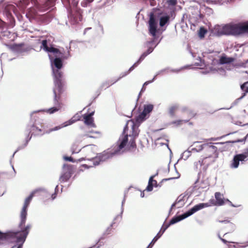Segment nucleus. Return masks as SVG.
I'll return each mask as SVG.
<instances>
[{
  "instance_id": "f257e3e1",
  "label": "nucleus",
  "mask_w": 248,
  "mask_h": 248,
  "mask_svg": "<svg viewBox=\"0 0 248 248\" xmlns=\"http://www.w3.org/2000/svg\"><path fill=\"white\" fill-rule=\"evenodd\" d=\"M54 75L53 92L54 94V107L47 109L44 111L49 114H53L61 109L62 107V95L64 92L65 82L62 80V73L60 69L53 71Z\"/></svg>"
},
{
  "instance_id": "f03ea898",
  "label": "nucleus",
  "mask_w": 248,
  "mask_h": 248,
  "mask_svg": "<svg viewBox=\"0 0 248 248\" xmlns=\"http://www.w3.org/2000/svg\"><path fill=\"white\" fill-rule=\"evenodd\" d=\"M131 121H128L125 124L123 133L119 137V139L111 148L109 151V158L118 156L124 155L128 151V148L127 146L128 142V136L126 132L128 130V124Z\"/></svg>"
},
{
  "instance_id": "7ed1b4c3",
  "label": "nucleus",
  "mask_w": 248,
  "mask_h": 248,
  "mask_svg": "<svg viewBox=\"0 0 248 248\" xmlns=\"http://www.w3.org/2000/svg\"><path fill=\"white\" fill-rule=\"evenodd\" d=\"M148 24L149 33L153 36V38L151 40L147 41L145 45L146 47H151L154 49L159 44L161 39L157 42L156 44H155V41L158 38V36L156 34L158 30L157 29L156 21L153 19L152 16L151 17L150 20H148Z\"/></svg>"
},
{
  "instance_id": "20e7f679",
  "label": "nucleus",
  "mask_w": 248,
  "mask_h": 248,
  "mask_svg": "<svg viewBox=\"0 0 248 248\" xmlns=\"http://www.w3.org/2000/svg\"><path fill=\"white\" fill-rule=\"evenodd\" d=\"M156 21L157 24V28L158 27V22L159 21V26L163 27L166 24L169 23L170 20V16L167 15H162L161 11L157 8H154L152 9V12L150 13L149 19L150 20L151 17ZM158 30V29L157 28Z\"/></svg>"
},
{
  "instance_id": "39448f33",
  "label": "nucleus",
  "mask_w": 248,
  "mask_h": 248,
  "mask_svg": "<svg viewBox=\"0 0 248 248\" xmlns=\"http://www.w3.org/2000/svg\"><path fill=\"white\" fill-rule=\"evenodd\" d=\"M31 227V226L29 224L27 225L26 227H25V226H23L22 229L20 228L21 231L12 232V236L16 238V242L18 243L21 242L22 244L19 245L17 247L14 246L11 248H22V244L25 241Z\"/></svg>"
},
{
  "instance_id": "423d86ee",
  "label": "nucleus",
  "mask_w": 248,
  "mask_h": 248,
  "mask_svg": "<svg viewBox=\"0 0 248 248\" xmlns=\"http://www.w3.org/2000/svg\"><path fill=\"white\" fill-rule=\"evenodd\" d=\"M215 30V34L218 36L222 35L236 36L235 24L232 25L226 24L222 27L217 25L216 26Z\"/></svg>"
},
{
  "instance_id": "0eeeda50",
  "label": "nucleus",
  "mask_w": 248,
  "mask_h": 248,
  "mask_svg": "<svg viewBox=\"0 0 248 248\" xmlns=\"http://www.w3.org/2000/svg\"><path fill=\"white\" fill-rule=\"evenodd\" d=\"M248 160V148L241 154L235 155L231 161L230 167L231 169H236L239 167L240 162L243 164Z\"/></svg>"
},
{
  "instance_id": "6e6552de",
  "label": "nucleus",
  "mask_w": 248,
  "mask_h": 248,
  "mask_svg": "<svg viewBox=\"0 0 248 248\" xmlns=\"http://www.w3.org/2000/svg\"><path fill=\"white\" fill-rule=\"evenodd\" d=\"M154 49H152L151 47H147V49L146 51L144 52L140 56L139 60L135 63L134 64L131 66L128 69V71L125 72L121 74V76H120L119 78H118L116 80H114L112 79L111 82H112L111 84H114L119 79H120L128 75L130 72L132 71L144 59V58L149 54H151Z\"/></svg>"
},
{
  "instance_id": "1a4fd4ad",
  "label": "nucleus",
  "mask_w": 248,
  "mask_h": 248,
  "mask_svg": "<svg viewBox=\"0 0 248 248\" xmlns=\"http://www.w3.org/2000/svg\"><path fill=\"white\" fill-rule=\"evenodd\" d=\"M131 122L132 124V133L129 135L130 138L129 140H128L127 143V147L128 148V151L133 148H135L136 147V144L135 142L136 139L138 137L139 134V130L138 128L139 125L140 124H138L136 123H134L133 121H131Z\"/></svg>"
},
{
  "instance_id": "9d476101",
  "label": "nucleus",
  "mask_w": 248,
  "mask_h": 248,
  "mask_svg": "<svg viewBox=\"0 0 248 248\" xmlns=\"http://www.w3.org/2000/svg\"><path fill=\"white\" fill-rule=\"evenodd\" d=\"M35 193V191L32 192L30 196L25 199L24 205L20 213V222L19 225L20 228L22 229V226H25L27 215V208Z\"/></svg>"
},
{
  "instance_id": "9b49d317",
  "label": "nucleus",
  "mask_w": 248,
  "mask_h": 248,
  "mask_svg": "<svg viewBox=\"0 0 248 248\" xmlns=\"http://www.w3.org/2000/svg\"><path fill=\"white\" fill-rule=\"evenodd\" d=\"M154 105L152 104L144 105L143 106V110L136 118V123L140 124L149 117V114L153 110Z\"/></svg>"
},
{
  "instance_id": "f8f14e48",
  "label": "nucleus",
  "mask_w": 248,
  "mask_h": 248,
  "mask_svg": "<svg viewBox=\"0 0 248 248\" xmlns=\"http://www.w3.org/2000/svg\"><path fill=\"white\" fill-rule=\"evenodd\" d=\"M187 217L185 212L179 216H175L170 220L168 224H165V222H164L161 228V231H163V232H164L170 225H173Z\"/></svg>"
},
{
  "instance_id": "ddd939ff",
  "label": "nucleus",
  "mask_w": 248,
  "mask_h": 248,
  "mask_svg": "<svg viewBox=\"0 0 248 248\" xmlns=\"http://www.w3.org/2000/svg\"><path fill=\"white\" fill-rule=\"evenodd\" d=\"M236 36L248 35V21L235 24Z\"/></svg>"
},
{
  "instance_id": "4468645a",
  "label": "nucleus",
  "mask_w": 248,
  "mask_h": 248,
  "mask_svg": "<svg viewBox=\"0 0 248 248\" xmlns=\"http://www.w3.org/2000/svg\"><path fill=\"white\" fill-rule=\"evenodd\" d=\"M80 118H81L80 116L78 114H76L70 120H69V121H68L67 122H65V123L62 124V125L56 126L53 128L49 129L48 131V133L53 131L58 130L62 127H65L69 125L72 124L79 120L80 119Z\"/></svg>"
},
{
  "instance_id": "2eb2a0df",
  "label": "nucleus",
  "mask_w": 248,
  "mask_h": 248,
  "mask_svg": "<svg viewBox=\"0 0 248 248\" xmlns=\"http://www.w3.org/2000/svg\"><path fill=\"white\" fill-rule=\"evenodd\" d=\"M209 206L210 204L208 203H200L194 205L191 209L186 212L185 213L188 217L194 214L196 212L205 207H209Z\"/></svg>"
},
{
  "instance_id": "dca6fc26",
  "label": "nucleus",
  "mask_w": 248,
  "mask_h": 248,
  "mask_svg": "<svg viewBox=\"0 0 248 248\" xmlns=\"http://www.w3.org/2000/svg\"><path fill=\"white\" fill-rule=\"evenodd\" d=\"M86 153V157L88 159H93V164L94 166L97 165L99 164L98 160V158L96 157V154L93 151V148L92 147H87L84 150Z\"/></svg>"
},
{
  "instance_id": "f3484780",
  "label": "nucleus",
  "mask_w": 248,
  "mask_h": 248,
  "mask_svg": "<svg viewBox=\"0 0 248 248\" xmlns=\"http://www.w3.org/2000/svg\"><path fill=\"white\" fill-rule=\"evenodd\" d=\"M41 48H43L46 51L52 52L56 54H59V56L62 54L59 49L52 46L48 47L47 46V41L46 40H44L42 41Z\"/></svg>"
},
{
  "instance_id": "a211bd4d",
  "label": "nucleus",
  "mask_w": 248,
  "mask_h": 248,
  "mask_svg": "<svg viewBox=\"0 0 248 248\" xmlns=\"http://www.w3.org/2000/svg\"><path fill=\"white\" fill-rule=\"evenodd\" d=\"M94 112L92 111L89 114H85L83 116L84 119V123L87 125L91 126H94L95 124L93 123L94 120L92 117L94 114Z\"/></svg>"
},
{
  "instance_id": "6ab92c4d",
  "label": "nucleus",
  "mask_w": 248,
  "mask_h": 248,
  "mask_svg": "<svg viewBox=\"0 0 248 248\" xmlns=\"http://www.w3.org/2000/svg\"><path fill=\"white\" fill-rule=\"evenodd\" d=\"M123 212L124 209L122 208L120 214L116 216L113 218L111 224L109 225V228L111 227L112 228H115L117 227L119 223L122 220Z\"/></svg>"
},
{
  "instance_id": "aec40b11",
  "label": "nucleus",
  "mask_w": 248,
  "mask_h": 248,
  "mask_svg": "<svg viewBox=\"0 0 248 248\" xmlns=\"http://www.w3.org/2000/svg\"><path fill=\"white\" fill-rule=\"evenodd\" d=\"M56 0H47L40 7L41 10H46L54 6Z\"/></svg>"
},
{
  "instance_id": "412c9836",
  "label": "nucleus",
  "mask_w": 248,
  "mask_h": 248,
  "mask_svg": "<svg viewBox=\"0 0 248 248\" xmlns=\"http://www.w3.org/2000/svg\"><path fill=\"white\" fill-rule=\"evenodd\" d=\"M234 59L232 57H228L226 56H222L219 59V63L221 64H229L232 62Z\"/></svg>"
},
{
  "instance_id": "4be33fe9",
  "label": "nucleus",
  "mask_w": 248,
  "mask_h": 248,
  "mask_svg": "<svg viewBox=\"0 0 248 248\" xmlns=\"http://www.w3.org/2000/svg\"><path fill=\"white\" fill-rule=\"evenodd\" d=\"M170 69V67H166L165 68H164L163 69H161V70H159L156 73V74L155 75V76L151 80H149V81H147L146 82H145L143 84V86L144 85H148L150 83H152L153 82H154L155 79H156V78L157 76L162 74L163 72H168V71Z\"/></svg>"
},
{
  "instance_id": "5701e85b",
  "label": "nucleus",
  "mask_w": 248,
  "mask_h": 248,
  "mask_svg": "<svg viewBox=\"0 0 248 248\" xmlns=\"http://www.w3.org/2000/svg\"><path fill=\"white\" fill-rule=\"evenodd\" d=\"M215 197L216 200V205H222L224 203L223 196L220 192H216Z\"/></svg>"
},
{
  "instance_id": "b1692460",
  "label": "nucleus",
  "mask_w": 248,
  "mask_h": 248,
  "mask_svg": "<svg viewBox=\"0 0 248 248\" xmlns=\"http://www.w3.org/2000/svg\"><path fill=\"white\" fill-rule=\"evenodd\" d=\"M164 233L163 232V231H161V229L159 231V232L157 233L153 239L151 243L149 244L146 248H152L154 246L155 243L158 240L159 238L161 237L162 234Z\"/></svg>"
},
{
  "instance_id": "393cba45",
  "label": "nucleus",
  "mask_w": 248,
  "mask_h": 248,
  "mask_svg": "<svg viewBox=\"0 0 248 248\" xmlns=\"http://www.w3.org/2000/svg\"><path fill=\"white\" fill-rule=\"evenodd\" d=\"M30 130V132L29 133V135H30V134L31 133V136L33 135V134H38L39 132H42V129L41 128H40L37 126H36L34 124H33L31 127V128H29L28 129V131ZM28 136H29V135H28ZM31 137L30 138V139H31Z\"/></svg>"
},
{
  "instance_id": "a878e982",
  "label": "nucleus",
  "mask_w": 248,
  "mask_h": 248,
  "mask_svg": "<svg viewBox=\"0 0 248 248\" xmlns=\"http://www.w3.org/2000/svg\"><path fill=\"white\" fill-rule=\"evenodd\" d=\"M24 46L23 43L14 44L10 47V49L14 51L19 52L21 50L22 47Z\"/></svg>"
},
{
  "instance_id": "bb28decb",
  "label": "nucleus",
  "mask_w": 248,
  "mask_h": 248,
  "mask_svg": "<svg viewBox=\"0 0 248 248\" xmlns=\"http://www.w3.org/2000/svg\"><path fill=\"white\" fill-rule=\"evenodd\" d=\"M27 16L30 18H35L37 16V12L34 8H30L28 9Z\"/></svg>"
},
{
  "instance_id": "cd10ccee",
  "label": "nucleus",
  "mask_w": 248,
  "mask_h": 248,
  "mask_svg": "<svg viewBox=\"0 0 248 248\" xmlns=\"http://www.w3.org/2000/svg\"><path fill=\"white\" fill-rule=\"evenodd\" d=\"M71 175L68 172H63V173L61 176L60 178V181L61 183H63L67 181L71 177Z\"/></svg>"
},
{
  "instance_id": "c85d7f7f",
  "label": "nucleus",
  "mask_w": 248,
  "mask_h": 248,
  "mask_svg": "<svg viewBox=\"0 0 248 248\" xmlns=\"http://www.w3.org/2000/svg\"><path fill=\"white\" fill-rule=\"evenodd\" d=\"M63 172H68L70 174H72L73 172V167L71 165L64 164L63 166Z\"/></svg>"
},
{
  "instance_id": "c756f323",
  "label": "nucleus",
  "mask_w": 248,
  "mask_h": 248,
  "mask_svg": "<svg viewBox=\"0 0 248 248\" xmlns=\"http://www.w3.org/2000/svg\"><path fill=\"white\" fill-rule=\"evenodd\" d=\"M184 198V196H182V195H180L176 199L175 202L177 203V204L178 205L177 208H181L184 205L185 202Z\"/></svg>"
},
{
  "instance_id": "7c9ffc66",
  "label": "nucleus",
  "mask_w": 248,
  "mask_h": 248,
  "mask_svg": "<svg viewBox=\"0 0 248 248\" xmlns=\"http://www.w3.org/2000/svg\"><path fill=\"white\" fill-rule=\"evenodd\" d=\"M206 146H208V143H204L199 146L195 145V147L191 148V151L196 152H199L203 150L204 148H206Z\"/></svg>"
},
{
  "instance_id": "2f4dec72",
  "label": "nucleus",
  "mask_w": 248,
  "mask_h": 248,
  "mask_svg": "<svg viewBox=\"0 0 248 248\" xmlns=\"http://www.w3.org/2000/svg\"><path fill=\"white\" fill-rule=\"evenodd\" d=\"M53 63L55 66L58 69H60L62 66V62L61 59L59 58H56L53 61Z\"/></svg>"
},
{
  "instance_id": "473e14b6",
  "label": "nucleus",
  "mask_w": 248,
  "mask_h": 248,
  "mask_svg": "<svg viewBox=\"0 0 248 248\" xmlns=\"http://www.w3.org/2000/svg\"><path fill=\"white\" fill-rule=\"evenodd\" d=\"M248 134L243 139H239V140H236L227 141H226L225 142H218V143H216V144H218L242 142L246 141V140L247 138H248Z\"/></svg>"
},
{
  "instance_id": "72a5a7b5",
  "label": "nucleus",
  "mask_w": 248,
  "mask_h": 248,
  "mask_svg": "<svg viewBox=\"0 0 248 248\" xmlns=\"http://www.w3.org/2000/svg\"><path fill=\"white\" fill-rule=\"evenodd\" d=\"M36 0H21V2L22 6L23 8H26L30 3L33 4L35 3Z\"/></svg>"
},
{
  "instance_id": "f704fd0d",
  "label": "nucleus",
  "mask_w": 248,
  "mask_h": 248,
  "mask_svg": "<svg viewBox=\"0 0 248 248\" xmlns=\"http://www.w3.org/2000/svg\"><path fill=\"white\" fill-rule=\"evenodd\" d=\"M207 30L205 28H204L203 27H200V28L198 31L199 37L200 38H204L206 33H207Z\"/></svg>"
},
{
  "instance_id": "c9c22d12",
  "label": "nucleus",
  "mask_w": 248,
  "mask_h": 248,
  "mask_svg": "<svg viewBox=\"0 0 248 248\" xmlns=\"http://www.w3.org/2000/svg\"><path fill=\"white\" fill-rule=\"evenodd\" d=\"M247 84H248V81L241 85V89L244 92L242 94H245L246 95L248 93V86Z\"/></svg>"
},
{
  "instance_id": "e433bc0d",
  "label": "nucleus",
  "mask_w": 248,
  "mask_h": 248,
  "mask_svg": "<svg viewBox=\"0 0 248 248\" xmlns=\"http://www.w3.org/2000/svg\"><path fill=\"white\" fill-rule=\"evenodd\" d=\"M192 151L187 150L183 152L181 155V158L186 160L190 155Z\"/></svg>"
},
{
  "instance_id": "4c0bfd02",
  "label": "nucleus",
  "mask_w": 248,
  "mask_h": 248,
  "mask_svg": "<svg viewBox=\"0 0 248 248\" xmlns=\"http://www.w3.org/2000/svg\"><path fill=\"white\" fill-rule=\"evenodd\" d=\"M178 108V106L177 105H173L170 108L169 113L171 116L174 115V111Z\"/></svg>"
},
{
  "instance_id": "58836bf2",
  "label": "nucleus",
  "mask_w": 248,
  "mask_h": 248,
  "mask_svg": "<svg viewBox=\"0 0 248 248\" xmlns=\"http://www.w3.org/2000/svg\"><path fill=\"white\" fill-rule=\"evenodd\" d=\"M245 96V94H242L241 96L238 98L237 99H236L232 104V106L230 108H226L227 109H230L231 108H232L233 106H235V105H236L242 99H243L244 97Z\"/></svg>"
},
{
  "instance_id": "ea45409f",
  "label": "nucleus",
  "mask_w": 248,
  "mask_h": 248,
  "mask_svg": "<svg viewBox=\"0 0 248 248\" xmlns=\"http://www.w3.org/2000/svg\"><path fill=\"white\" fill-rule=\"evenodd\" d=\"M208 146H206V147L207 148V150L211 151L213 153H215L217 151V147L214 145H210L209 144H211V143H207Z\"/></svg>"
},
{
  "instance_id": "a19ab883",
  "label": "nucleus",
  "mask_w": 248,
  "mask_h": 248,
  "mask_svg": "<svg viewBox=\"0 0 248 248\" xmlns=\"http://www.w3.org/2000/svg\"><path fill=\"white\" fill-rule=\"evenodd\" d=\"M188 122V120H179L177 121H174L171 122V124H175L177 125H180L182 124L183 122L184 123H187Z\"/></svg>"
},
{
  "instance_id": "79ce46f5",
  "label": "nucleus",
  "mask_w": 248,
  "mask_h": 248,
  "mask_svg": "<svg viewBox=\"0 0 248 248\" xmlns=\"http://www.w3.org/2000/svg\"><path fill=\"white\" fill-rule=\"evenodd\" d=\"M187 66H183V67H182L179 69H170V70L171 72H172V73H178L179 72H180L181 70L185 69L186 67H187Z\"/></svg>"
},
{
  "instance_id": "37998d69",
  "label": "nucleus",
  "mask_w": 248,
  "mask_h": 248,
  "mask_svg": "<svg viewBox=\"0 0 248 248\" xmlns=\"http://www.w3.org/2000/svg\"><path fill=\"white\" fill-rule=\"evenodd\" d=\"M212 3L215 4L222 5L224 3H226L225 0H211Z\"/></svg>"
},
{
  "instance_id": "c03bdc74",
  "label": "nucleus",
  "mask_w": 248,
  "mask_h": 248,
  "mask_svg": "<svg viewBox=\"0 0 248 248\" xmlns=\"http://www.w3.org/2000/svg\"><path fill=\"white\" fill-rule=\"evenodd\" d=\"M146 3H149L150 6H155L156 5V3L155 0H146Z\"/></svg>"
},
{
  "instance_id": "a18cd8bd",
  "label": "nucleus",
  "mask_w": 248,
  "mask_h": 248,
  "mask_svg": "<svg viewBox=\"0 0 248 248\" xmlns=\"http://www.w3.org/2000/svg\"><path fill=\"white\" fill-rule=\"evenodd\" d=\"M167 3L169 5L175 6L177 3V0H168Z\"/></svg>"
},
{
  "instance_id": "49530a36",
  "label": "nucleus",
  "mask_w": 248,
  "mask_h": 248,
  "mask_svg": "<svg viewBox=\"0 0 248 248\" xmlns=\"http://www.w3.org/2000/svg\"><path fill=\"white\" fill-rule=\"evenodd\" d=\"M155 176H151L149 180L148 184H153V183H155L157 184V181L156 180H154V178Z\"/></svg>"
},
{
  "instance_id": "de8ad7c7",
  "label": "nucleus",
  "mask_w": 248,
  "mask_h": 248,
  "mask_svg": "<svg viewBox=\"0 0 248 248\" xmlns=\"http://www.w3.org/2000/svg\"><path fill=\"white\" fill-rule=\"evenodd\" d=\"M154 184H148L146 187V190L147 191H151L153 190Z\"/></svg>"
},
{
  "instance_id": "09e8293b",
  "label": "nucleus",
  "mask_w": 248,
  "mask_h": 248,
  "mask_svg": "<svg viewBox=\"0 0 248 248\" xmlns=\"http://www.w3.org/2000/svg\"><path fill=\"white\" fill-rule=\"evenodd\" d=\"M64 159L66 161H68L70 162H74L73 158L71 156H65Z\"/></svg>"
},
{
  "instance_id": "8fccbe9b",
  "label": "nucleus",
  "mask_w": 248,
  "mask_h": 248,
  "mask_svg": "<svg viewBox=\"0 0 248 248\" xmlns=\"http://www.w3.org/2000/svg\"><path fill=\"white\" fill-rule=\"evenodd\" d=\"M174 178H174V177H171V178H165V179H163L162 180V182H160V183H159V184H158V186H161V183H162V182H163V181H169V180H170L173 179H174Z\"/></svg>"
},
{
  "instance_id": "3c124183",
  "label": "nucleus",
  "mask_w": 248,
  "mask_h": 248,
  "mask_svg": "<svg viewBox=\"0 0 248 248\" xmlns=\"http://www.w3.org/2000/svg\"><path fill=\"white\" fill-rule=\"evenodd\" d=\"M94 0H86L85 1L82 2L81 4L83 6H87V2L91 3L93 2Z\"/></svg>"
},
{
  "instance_id": "603ef678",
  "label": "nucleus",
  "mask_w": 248,
  "mask_h": 248,
  "mask_svg": "<svg viewBox=\"0 0 248 248\" xmlns=\"http://www.w3.org/2000/svg\"><path fill=\"white\" fill-rule=\"evenodd\" d=\"M108 158V155H105L104 156H102L101 159L99 160L100 161H104Z\"/></svg>"
},
{
  "instance_id": "864d4df0",
  "label": "nucleus",
  "mask_w": 248,
  "mask_h": 248,
  "mask_svg": "<svg viewBox=\"0 0 248 248\" xmlns=\"http://www.w3.org/2000/svg\"><path fill=\"white\" fill-rule=\"evenodd\" d=\"M176 204H177V203H176V202H174V203L171 205V207H170V210H169V214H170V213H171V211H172V208H174V207L176 206Z\"/></svg>"
},
{
  "instance_id": "5fc2aeb1",
  "label": "nucleus",
  "mask_w": 248,
  "mask_h": 248,
  "mask_svg": "<svg viewBox=\"0 0 248 248\" xmlns=\"http://www.w3.org/2000/svg\"><path fill=\"white\" fill-rule=\"evenodd\" d=\"M220 240L225 244H227L228 243H233L232 242H229L227 240H226V239H223L222 238H220Z\"/></svg>"
},
{
  "instance_id": "6e6d98bb",
  "label": "nucleus",
  "mask_w": 248,
  "mask_h": 248,
  "mask_svg": "<svg viewBox=\"0 0 248 248\" xmlns=\"http://www.w3.org/2000/svg\"><path fill=\"white\" fill-rule=\"evenodd\" d=\"M144 91H145V89H144V86L143 85V86H142V88H141V90L140 92V93H139V95H138V99H137V100H138V99H139V98L140 97V96H141V93H142V92H144Z\"/></svg>"
},
{
  "instance_id": "4d7b16f0",
  "label": "nucleus",
  "mask_w": 248,
  "mask_h": 248,
  "mask_svg": "<svg viewBox=\"0 0 248 248\" xmlns=\"http://www.w3.org/2000/svg\"><path fill=\"white\" fill-rule=\"evenodd\" d=\"M229 227H230L232 231H233L234 229H235V225L232 223H230V224H229Z\"/></svg>"
},
{
  "instance_id": "13d9d810",
  "label": "nucleus",
  "mask_w": 248,
  "mask_h": 248,
  "mask_svg": "<svg viewBox=\"0 0 248 248\" xmlns=\"http://www.w3.org/2000/svg\"><path fill=\"white\" fill-rule=\"evenodd\" d=\"M227 201L230 203V205L232 206V207H239L241 205H235L234 204H233L231 202H230L229 200H227Z\"/></svg>"
},
{
  "instance_id": "bf43d9fd",
  "label": "nucleus",
  "mask_w": 248,
  "mask_h": 248,
  "mask_svg": "<svg viewBox=\"0 0 248 248\" xmlns=\"http://www.w3.org/2000/svg\"><path fill=\"white\" fill-rule=\"evenodd\" d=\"M219 222L223 223H230V221L228 220H218Z\"/></svg>"
},
{
  "instance_id": "052dcab7",
  "label": "nucleus",
  "mask_w": 248,
  "mask_h": 248,
  "mask_svg": "<svg viewBox=\"0 0 248 248\" xmlns=\"http://www.w3.org/2000/svg\"><path fill=\"white\" fill-rule=\"evenodd\" d=\"M222 137H220V138H211V139H208V140H218L220 139H221Z\"/></svg>"
},
{
  "instance_id": "680f3d73",
  "label": "nucleus",
  "mask_w": 248,
  "mask_h": 248,
  "mask_svg": "<svg viewBox=\"0 0 248 248\" xmlns=\"http://www.w3.org/2000/svg\"><path fill=\"white\" fill-rule=\"evenodd\" d=\"M4 238L5 236L4 234L0 232V240L3 239Z\"/></svg>"
},
{
  "instance_id": "e2e57ef3",
  "label": "nucleus",
  "mask_w": 248,
  "mask_h": 248,
  "mask_svg": "<svg viewBox=\"0 0 248 248\" xmlns=\"http://www.w3.org/2000/svg\"><path fill=\"white\" fill-rule=\"evenodd\" d=\"M234 1H235V0H225V2L226 4H228L229 3H230V2H234Z\"/></svg>"
},
{
  "instance_id": "0e129e2a",
  "label": "nucleus",
  "mask_w": 248,
  "mask_h": 248,
  "mask_svg": "<svg viewBox=\"0 0 248 248\" xmlns=\"http://www.w3.org/2000/svg\"><path fill=\"white\" fill-rule=\"evenodd\" d=\"M125 202V199L124 198L122 202V207H121V209H122V208L124 209L123 208V206H124V204Z\"/></svg>"
},
{
  "instance_id": "69168bd1",
  "label": "nucleus",
  "mask_w": 248,
  "mask_h": 248,
  "mask_svg": "<svg viewBox=\"0 0 248 248\" xmlns=\"http://www.w3.org/2000/svg\"><path fill=\"white\" fill-rule=\"evenodd\" d=\"M140 197H141V198H143V197H144V193L143 192L141 193V194H140Z\"/></svg>"
},
{
  "instance_id": "338daca9",
  "label": "nucleus",
  "mask_w": 248,
  "mask_h": 248,
  "mask_svg": "<svg viewBox=\"0 0 248 248\" xmlns=\"http://www.w3.org/2000/svg\"><path fill=\"white\" fill-rule=\"evenodd\" d=\"M202 161H199V162H197L196 163H197V164L199 163V164H200V165L201 166H202Z\"/></svg>"
},
{
  "instance_id": "774afa93",
  "label": "nucleus",
  "mask_w": 248,
  "mask_h": 248,
  "mask_svg": "<svg viewBox=\"0 0 248 248\" xmlns=\"http://www.w3.org/2000/svg\"><path fill=\"white\" fill-rule=\"evenodd\" d=\"M154 184V186H155V187H157L158 186V184H156L155 183H154L153 184Z\"/></svg>"
}]
</instances>
